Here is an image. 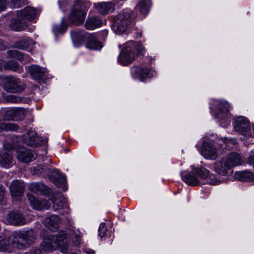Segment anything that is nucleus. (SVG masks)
Returning a JSON list of instances; mask_svg holds the SVG:
<instances>
[{
    "label": "nucleus",
    "mask_w": 254,
    "mask_h": 254,
    "mask_svg": "<svg viewBox=\"0 0 254 254\" xmlns=\"http://www.w3.org/2000/svg\"><path fill=\"white\" fill-rule=\"evenodd\" d=\"M68 234L64 231H61L56 235H49L45 236L43 238L41 246L45 251L58 249L62 253H66L67 252L68 247Z\"/></svg>",
    "instance_id": "1"
},
{
    "label": "nucleus",
    "mask_w": 254,
    "mask_h": 254,
    "mask_svg": "<svg viewBox=\"0 0 254 254\" xmlns=\"http://www.w3.org/2000/svg\"><path fill=\"white\" fill-rule=\"evenodd\" d=\"M184 182L190 186H197L199 184V179L208 180L207 182L211 185H218L220 183L218 180L213 179L210 172L204 168L192 167V172L186 174L185 172L181 173Z\"/></svg>",
    "instance_id": "2"
},
{
    "label": "nucleus",
    "mask_w": 254,
    "mask_h": 254,
    "mask_svg": "<svg viewBox=\"0 0 254 254\" xmlns=\"http://www.w3.org/2000/svg\"><path fill=\"white\" fill-rule=\"evenodd\" d=\"M16 247L18 249H24L34 243L37 239L36 233L32 229L12 232Z\"/></svg>",
    "instance_id": "3"
},
{
    "label": "nucleus",
    "mask_w": 254,
    "mask_h": 254,
    "mask_svg": "<svg viewBox=\"0 0 254 254\" xmlns=\"http://www.w3.org/2000/svg\"><path fill=\"white\" fill-rule=\"evenodd\" d=\"M82 7V0L74 1L69 16V19L71 22L78 25L83 23L86 12Z\"/></svg>",
    "instance_id": "4"
},
{
    "label": "nucleus",
    "mask_w": 254,
    "mask_h": 254,
    "mask_svg": "<svg viewBox=\"0 0 254 254\" xmlns=\"http://www.w3.org/2000/svg\"><path fill=\"white\" fill-rule=\"evenodd\" d=\"M53 203L52 209L59 211L61 214L68 213L69 212V206L65 198L61 194L51 193L48 196Z\"/></svg>",
    "instance_id": "5"
},
{
    "label": "nucleus",
    "mask_w": 254,
    "mask_h": 254,
    "mask_svg": "<svg viewBox=\"0 0 254 254\" xmlns=\"http://www.w3.org/2000/svg\"><path fill=\"white\" fill-rule=\"evenodd\" d=\"M130 22L129 13L124 12L115 17L112 28L117 34H122L126 31Z\"/></svg>",
    "instance_id": "6"
},
{
    "label": "nucleus",
    "mask_w": 254,
    "mask_h": 254,
    "mask_svg": "<svg viewBox=\"0 0 254 254\" xmlns=\"http://www.w3.org/2000/svg\"><path fill=\"white\" fill-rule=\"evenodd\" d=\"M132 45L133 42L132 41L127 42L121 52L118 62L122 65H127L133 62L134 55L132 49Z\"/></svg>",
    "instance_id": "7"
},
{
    "label": "nucleus",
    "mask_w": 254,
    "mask_h": 254,
    "mask_svg": "<svg viewBox=\"0 0 254 254\" xmlns=\"http://www.w3.org/2000/svg\"><path fill=\"white\" fill-rule=\"evenodd\" d=\"M25 87L24 84L15 77H4L3 89L7 92L12 93L20 92L24 90Z\"/></svg>",
    "instance_id": "8"
},
{
    "label": "nucleus",
    "mask_w": 254,
    "mask_h": 254,
    "mask_svg": "<svg viewBox=\"0 0 254 254\" xmlns=\"http://www.w3.org/2000/svg\"><path fill=\"white\" fill-rule=\"evenodd\" d=\"M3 221L4 223L13 226H22L26 223V220L23 215L14 211H9L3 217Z\"/></svg>",
    "instance_id": "9"
},
{
    "label": "nucleus",
    "mask_w": 254,
    "mask_h": 254,
    "mask_svg": "<svg viewBox=\"0 0 254 254\" xmlns=\"http://www.w3.org/2000/svg\"><path fill=\"white\" fill-rule=\"evenodd\" d=\"M12 232L9 235H0V251L11 253L16 248Z\"/></svg>",
    "instance_id": "10"
},
{
    "label": "nucleus",
    "mask_w": 254,
    "mask_h": 254,
    "mask_svg": "<svg viewBox=\"0 0 254 254\" xmlns=\"http://www.w3.org/2000/svg\"><path fill=\"white\" fill-rule=\"evenodd\" d=\"M233 126L237 132L244 135H246L251 129L250 123L246 118L242 116L235 119Z\"/></svg>",
    "instance_id": "11"
},
{
    "label": "nucleus",
    "mask_w": 254,
    "mask_h": 254,
    "mask_svg": "<svg viewBox=\"0 0 254 254\" xmlns=\"http://www.w3.org/2000/svg\"><path fill=\"white\" fill-rule=\"evenodd\" d=\"M24 183L19 180H14L10 185L9 190L11 195L15 200H18L23 194Z\"/></svg>",
    "instance_id": "12"
},
{
    "label": "nucleus",
    "mask_w": 254,
    "mask_h": 254,
    "mask_svg": "<svg viewBox=\"0 0 254 254\" xmlns=\"http://www.w3.org/2000/svg\"><path fill=\"white\" fill-rule=\"evenodd\" d=\"M132 75L134 78H140L141 80L146 78H149L153 76L155 72L148 68H141L138 66H133L131 68Z\"/></svg>",
    "instance_id": "13"
},
{
    "label": "nucleus",
    "mask_w": 254,
    "mask_h": 254,
    "mask_svg": "<svg viewBox=\"0 0 254 254\" xmlns=\"http://www.w3.org/2000/svg\"><path fill=\"white\" fill-rule=\"evenodd\" d=\"M61 223L60 217L54 214L47 216L44 220V225L51 231L58 230Z\"/></svg>",
    "instance_id": "14"
},
{
    "label": "nucleus",
    "mask_w": 254,
    "mask_h": 254,
    "mask_svg": "<svg viewBox=\"0 0 254 254\" xmlns=\"http://www.w3.org/2000/svg\"><path fill=\"white\" fill-rule=\"evenodd\" d=\"M16 156L19 161L28 163L33 161L35 159L36 155L32 151L24 147H22L17 150Z\"/></svg>",
    "instance_id": "15"
},
{
    "label": "nucleus",
    "mask_w": 254,
    "mask_h": 254,
    "mask_svg": "<svg viewBox=\"0 0 254 254\" xmlns=\"http://www.w3.org/2000/svg\"><path fill=\"white\" fill-rule=\"evenodd\" d=\"M27 198L33 209L42 210L48 209L50 207L49 202L45 199H38L33 195L30 194H28Z\"/></svg>",
    "instance_id": "16"
},
{
    "label": "nucleus",
    "mask_w": 254,
    "mask_h": 254,
    "mask_svg": "<svg viewBox=\"0 0 254 254\" xmlns=\"http://www.w3.org/2000/svg\"><path fill=\"white\" fill-rule=\"evenodd\" d=\"M201 154L202 156L208 159H215L218 156V152L214 145L205 142L203 143Z\"/></svg>",
    "instance_id": "17"
},
{
    "label": "nucleus",
    "mask_w": 254,
    "mask_h": 254,
    "mask_svg": "<svg viewBox=\"0 0 254 254\" xmlns=\"http://www.w3.org/2000/svg\"><path fill=\"white\" fill-rule=\"evenodd\" d=\"M29 189L32 192L44 195H49L52 193L51 190L41 182L31 184Z\"/></svg>",
    "instance_id": "18"
},
{
    "label": "nucleus",
    "mask_w": 254,
    "mask_h": 254,
    "mask_svg": "<svg viewBox=\"0 0 254 254\" xmlns=\"http://www.w3.org/2000/svg\"><path fill=\"white\" fill-rule=\"evenodd\" d=\"M231 167L226 162L224 158L221 161L217 162L214 164V169L216 172L220 175L225 176L231 170Z\"/></svg>",
    "instance_id": "19"
},
{
    "label": "nucleus",
    "mask_w": 254,
    "mask_h": 254,
    "mask_svg": "<svg viewBox=\"0 0 254 254\" xmlns=\"http://www.w3.org/2000/svg\"><path fill=\"white\" fill-rule=\"evenodd\" d=\"M231 168L241 165L243 163V159L241 155L236 152H232L224 158Z\"/></svg>",
    "instance_id": "20"
},
{
    "label": "nucleus",
    "mask_w": 254,
    "mask_h": 254,
    "mask_svg": "<svg viewBox=\"0 0 254 254\" xmlns=\"http://www.w3.org/2000/svg\"><path fill=\"white\" fill-rule=\"evenodd\" d=\"M98 12L102 14H107L115 10L114 5L110 2H102L94 4Z\"/></svg>",
    "instance_id": "21"
},
{
    "label": "nucleus",
    "mask_w": 254,
    "mask_h": 254,
    "mask_svg": "<svg viewBox=\"0 0 254 254\" xmlns=\"http://www.w3.org/2000/svg\"><path fill=\"white\" fill-rule=\"evenodd\" d=\"M29 72L33 78L40 79L42 78L47 73L45 68H41L36 65H32L28 68Z\"/></svg>",
    "instance_id": "22"
},
{
    "label": "nucleus",
    "mask_w": 254,
    "mask_h": 254,
    "mask_svg": "<svg viewBox=\"0 0 254 254\" xmlns=\"http://www.w3.org/2000/svg\"><path fill=\"white\" fill-rule=\"evenodd\" d=\"M37 15L36 10L32 7H26L24 9L17 11V15L20 18L31 21Z\"/></svg>",
    "instance_id": "23"
},
{
    "label": "nucleus",
    "mask_w": 254,
    "mask_h": 254,
    "mask_svg": "<svg viewBox=\"0 0 254 254\" xmlns=\"http://www.w3.org/2000/svg\"><path fill=\"white\" fill-rule=\"evenodd\" d=\"M12 155L9 151L0 153V166L5 168H9L12 165Z\"/></svg>",
    "instance_id": "24"
},
{
    "label": "nucleus",
    "mask_w": 254,
    "mask_h": 254,
    "mask_svg": "<svg viewBox=\"0 0 254 254\" xmlns=\"http://www.w3.org/2000/svg\"><path fill=\"white\" fill-rule=\"evenodd\" d=\"M234 178L240 181H251L254 180V173L246 171H238L235 173Z\"/></svg>",
    "instance_id": "25"
},
{
    "label": "nucleus",
    "mask_w": 254,
    "mask_h": 254,
    "mask_svg": "<svg viewBox=\"0 0 254 254\" xmlns=\"http://www.w3.org/2000/svg\"><path fill=\"white\" fill-rule=\"evenodd\" d=\"M102 24L101 20L96 17H92L87 19L85 26L89 30L100 27Z\"/></svg>",
    "instance_id": "26"
},
{
    "label": "nucleus",
    "mask_w": 254,
    "mask_h": 254,
    "mask_svg": "<svg viewBox=\"0 0 254 254\" xmlns=\"http://www.w3.org/2000/svg\"><path fill=\"white\" fill-rule=\"evenodd\" d=\"M24 141L25 144L33 147L37 146L39 144L37 134L34 131H30L27 132Z\"/></svg>",
    "instance_id": "27"
},
{
    "label": "nucleus",
    "mask_w": 254,
    "mask_h": 254,
    "mask_svg": "<svg viewBox=\"0 0 254 254\" xmlns=\"http://www.w3.org/2000/svg\"><path fill=\"white\" fill-rule=\"evenodd\" d=\"M103 46L101 42L98 41L93 35H90L88 41L86 44V47L90 50H100Z\"/></svg>",
    "instance_id": "28"
},
{
    "label": "nucleus",
    "mask_w": 254,
    "mask_h": 254,
    "mask_svg": "<svg viewBox=\"0 0 254 254\" xmlns=\"http://www.w3.org/2000/svg\"><path fill=\"white\" fill-rule=\"evenodd\" d=\"M3 68L6 70H11L12 71L21 73L23 71V68L17 63L12 61H8L2 63ZM2 67H0L1 69Z\"/></svg>",
    "instance_id": "29"
},
{
    "label": "nucleus",
    "mask_w": 254,
    "mask_h": 254,
    "mask_svg": "<svg viewBox=\"0 0 254 254\" xmlns=\"http://www.w3.org/2000/svg\"><path fill=\"white\" fill-rule=\"evenodd\" d=\"M25 19L18 18L13 19L11 21V27L15 31H21L26 28V23L24 21Z\"/></svg>",
    "instance_id": "30"
},
{
    "label": "nucleus",
    "mask_w": 254,
    "mask_h": 254,
    "mask_svg": "<svg viewBox=\"0 0 254 254\" xmlns=\"http://www.w3.org/2000/svg\"><path fill=\"white\" fill-rule=\"evenodd\" d=\"M34 44L33 40L29 38H25L15 43V47L23 50Z\"/></svg>",
    "instance_id": "31"
},
{
    "label": "nucleus",
    "mask_w": 254,
    "mask_h": 254,
    "mask_svg": "<svg viewBox=\"0 0 254 254\" xmlns=\"http://www.w3.org/2000/svg\"><path fill=\"white\" fill-rule=\"evenodd\" d=\"M151 5V2L150 0H142L138 5L140 12L144 15L148 13L149 8Z\"/></svg>",
    "instance_id": "32"
},
{
    "label": "nucleus",
    "mask_w": 254,
    "mask_h": 254,
    "mask_svg": "<svg viewBox=\"0 0 254 254\" xmlns=\"http://www.w3.org/2000/svg\"><path fill=\"white\" fill-rule=\"evenodd\" d=\"M85 34L84 31H74L71 32V37L73 42L80 43L84 38Z\"/></svg>",
    "instance_id": "33"
},
{
    "label": "nucleus",
    "mask_w": 254,
    "mask_h": 254,
    "mask_svg": "<svg viewBox=\"0 0 254 254\" xmlns=\"http://www.w3.org/2000/svg\"><path fill=\"white\" fill-rule=\"evenodd\" d=\"M53 175L54 176L53 181L56 186L61 187L64 184L65 177L64 175L59 174L57 171L54 172Z\"/></svg>",
    "instance_id": "34"
},
{
    "label": "nucleus",
    "mask_w": 254,
    "mask_h": 254,
    "mask_svg": "<svg viewBox=\"0 0 254 254\" xmlns=\"http://www.w3.org/2000/svg\"><path fill=\"white\" fill-rule=\"evenodd\" d=\"M71 235L73 243H75L76 245H78L81 243V238L82 237V233L79 230L74 228L71 230Z\"/></svg>",
    "instance_id": "35"
},
{
    "label": "nucleus",
    "mask_w": 254,
    "mask_h": 254,
    "mask_svg": "<svg viewBox=\"0 0 254 254\" xmlns=\"http://www.w3.org/2000/svg\"><path fill=\"white\" fill-rule=\"evenodd\" d=\"M67 27V25L65 20L62 19L61 24L54 26L53 30L55 32L58 33H63L66 31Z\"/></svg>",
    "instance_id": "36"
},
{
    "label": "nucleus",
    "mask_w": 254,
    "mask_h": 254,
    "mask_svg": "<svg viewBox=\"0 0 254 254\" xmlns=\"http://www.w3.org/2000/svg\"><path fill=\"white\" fill-rule=\"evenodd\" d=\"M217 106V109L220 113H226L229 110L230 106L226 101H220L216 103Z\"/></svg>",
    "instance_id": "37"
},
{
    "label": "nucleus",
    "mask_w": 254,
    "mask_h": 254,
    "mask_svg": "<svg viewBox=\"0 0 254 254\" xmlns=\"http://www.w3.org/2000/svg\"><path fill=\"white\" fill-rule=\"evenodd\" d=\"M135 48L136 51V54L138 56H143L145 53V49L142 44L139 42L134 43L132 46V48Z\"/></svg>",
    "instance_id": "38"
},
{
    "label": "nucleus",
    "mask_w": 254,
    "mask_h": 254,
    "mask_svg": "<svg viewBox=\"0 0 254 254\" xmlns=\"http://www.w3.org/2000/svg\"><path fill=\"white\" fill-rule=\"evenodd\" d=\"M10 57L15 58L18 60H22L24 59V55L21 52L16 50H12L8 52Z\"/></svg>",
    "instance_id": "39"
},
{
    "label": "nucleus",
    "mask_w": 254,
    "mask_h": 254,
    "mask_svg": "<svg viewBox=\"0 0 254 254\" xmlns=\"http://www.w3.org/2000/svg\"><path fill=\"white\" fill-rule=\"evenodd\" d=\"M218 145L223 149L226 148L227 147H229L230 144L232 143V141L228 138H223L219 140Z\"/></svg>",
    "instance_id": "40"
},
{
    "label": "nucleus",
    "mask_w": 254,
    "mask_h": 254,
    "mask_svg": "<svg viewBox=\"0 0 254 254\" xmlns=\"http://www.w3.org/2000/svg\"><path fill=\"white\" fill-rule=\"evenodd\" d=\"M26 1L21 0H12L10 2L11 6L13 8L19 7L25 4Z\"/></svg>",
    "instance_id": "41"
},
{
    "label": "nucleus",
    "mask_w": 254,
    "mask_h": 254,
    "mask_svg": "<svg viewBox=\"0 0 254 254\" xmlns=\"http://www.w3.org/2000/svg\"><path fill=\"white\" fill-rule=\"evenodd\" d=\"M8 101L10 102L16 103L20 101V99L14 95H10L8 97Z\"/></svg>",
    "instance_id": "42"
},
{
    "label": "nucleus",
    "mask_w": 254,
    "mask_h": 254,
    "mask_svg": "<svg viewBox=\"0 0 254 254\" xmlns=\"http://www.w3.org/2000/svg\"><path fill=\"white\" fill-rule=\"evenodd\" d=\"M29 254H43L40 249L38 248H33L32 249L30 252Z\"/></svg>",
    "instance_id": "43"
},
{
    "label": "nucleus",
    "mask_w": 254,
    "mask_h": 254,
    "mask_svg": "<svg viewBox=\"0 0 254 254\" xmlns=\"http://www.w3.org/2000/svg\"><path fill=\"white\" fill-rule=\"evenodd\" d=\"M7 0H0V11L4 10L6 6Z\"/></svg>",
    "instance_id": "44"
},
{
    "label": "nucleus",
    "mask_w": 254,
    "mask_h": 254,
    "mask_svg": "<svg viewBox=\"0 0 254 254\" xmlns=\"http://www.w3.org/2000/svg\"><path fill=\"white\" fill-rule=\"evenodd\" d=\"M248 163L250 164L254 165V151H252L249 158Z\"/></svg>",
    "instance_id": "45"
},
{
    "label": "nucleus",
    "mask_w": 254,
    "mask_h": 254,
    "mask_svg": "<svg viewBox=\"0 0 254 254\" xmlns=\"http://www.w3.org/2000/svg\"><path fill=\"white\" fill-rule=\"evenodd\" d=\"M4 197V190L0 186V203L2 202Z\"/></svg>",
    "instance_id": "46"
},
{
    "label": "nucleus",
    "mask_w": 254,
    "mask_h": 254,
    "mask_svg": "<svg viewBox=\"0 0 254 254\" xmlns=\"http://www.w3.org/2000/svg\"><path fill=\"white\" fill-rule=\"evenodd\" d=\"M106 229L104 228V227L103 226L102 228L100 227L99 228V235L101 236V237H102L105 235V231Z\"/></svg>",
    "instance_id": "47"
},
{
    "label": "nucleus",
    "mask_w": 254,
    "mask_h": 254,
    "mask_svg": "<svg viewBox=\"0 0 254 254\" xmlns=\"http://www.w3.org/2000/svg\"><path fill=\"white\" fill-rule=\"evenodd\" d=\"M22 60H24L25 62H30L32 61V59L29 57L28 55L24 54V59Z\"/></svg>",
    "instance_id": "48"
},
{
    "label": "nucleus",
    "mask_w": 254,
    "mask_h": 254,
    "mask_svg": "<svg viewBox=\"0 0 254 254\" xmlns=\"http://www.w3.org/2000/svg\"><path fill=\"white\" fill-rule=\"evenodd\" d=\"M38 168H39V167H38L37 168H33L34 170H36V171H34L35 173H42V169H41V168L39 169Z\"/></svg>",
    "instance_id": "49"
},
{
    "label": "nucleus",
    "mask_w": 254,
    "mask_h": 254,
    "mask_svg": "<svg viewBox=\"0 0 254 254\" xmlns=\"http://www.w3.org/2000/svg\"><path fill=\"white\" fill-rule=\"evenodd\" d=\"M5 48V45L0 41V50H4Z\"/></svg>",
    "instance_id": "50"
},
{
    "label": "nucleus",
    "mask_w": 254,
    "mask_h": 254,
    "mask_svg": "<svg viewBox=\"0 0 254 254\" xmlns=\"http://www.w3.org/2000/svg\"><path fill=\"white\" fill-rule=\"evenodd\" d=\"M87 254H95V252L93 251L89 250L87 252Z\"/></svg>",
    "instance_id": "51"
},
{
    "label": "nucleus",
    "mask_w": 254,
    "mask_h": 254,
    "mask_svg": "<svg viewBox=\"0 0 254 254\" xmlns=\"http://www.w3.org/2000/svg\"><path fill=\"white\" fill-rule=\"evenodd\" d=\"M2 82H4V78L0 77V84Z\"/></svg>",
    "instance_id": "52"
}]
</instances>
